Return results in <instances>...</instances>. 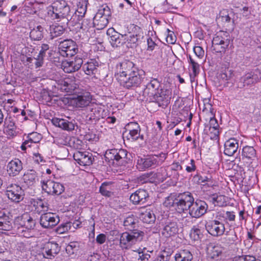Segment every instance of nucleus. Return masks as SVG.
Wrapping results in <instances>:
<instances>
[{
	"label": "nucleus",
	"instance_id": "nucleus-24",
	"mask_svg": "<svg viewBox=\"0 0 261 261\" xmlns=\"http://www.w3.org/2000/svg\"><path fill=\"white\" fill-rule=\"evenodd\" d=\"M7 172L10 177L18 175L23 169L22 162L18 159H14L9 162L6 166Z\"/></svg>",
	"mask_w": 261,
	"mask_h": 261
},
{
	"label": "nucleus",
	"instance_id": "nucleus-64",
	"mask_svg": "<svg viewBox=\"0 0 261 261\" xmlns=\"http://www.w3.org/2000/svg\"><path fill=\"white\" fill-rule=\"evenodd\" d=\"M255 75L252 73H247L242 77L244 82L247 84L253 83L254 82V79H255Z\"/></svg>",
	"mask_w": 261,
	"mask_h": 261
},
{
	"label": "nucleus",
	"instance_id": "nucleus-3",
	"mask_svg": "<svg viewBox=\"0 0 261 261\" xmlns=\"http://www.w3.org/2000/svg\"><path fill=\"white\" fill-rule=\"evenodd\" d=\"M144 236V232L139 230L125 231L120 234L119 245L122 249H130L137 242H141Z\"/></svg>",
	"mask_w": 261,
	"mask_h": 261
},
{
	"label": "nucleus",
	"instance_id": "nucleus-54",
	"mask_svg": "<svg viewBox=\"0 0 261 261\" xmlns=\"http://www.w3.org/2000/svg\"><path fill=\"white\" fill-rule=\"evenodd\" d=\"M222 250L223 249L220 246H214L210 250V255L212 258L215 259L221 254Z\"/></svg>",
	"mask_w": 261,
	"mask_h": 261
},
{
	"label": "nucleus",
	"instance_id": "nucleus-23",
	"mask_svg": "<svg viewBox=\"0 0 261 261\" xmlns=\"http://www.w3.org/2000/svg\"><path fill=\"white\" fill-rule=\"evenodd\" d=\"M60 248L55 242H48L44 244L42 248V254L44 257L51 259L60 251Z\"/></svg>",
	"mask_w": 261,
	"mask_h": 261
},
{
	"label": "nucleus",
	"instance_id": "nucleus-14",
	"mask_svg": "<svg viewBox=\"0 0 261 261\" xmlns=\"http://www.w3.org/2000/svg\"><path fill=\"white\" fill-rule=\"evenodd\" d=\"M208 205L204 201L197 199L193 201L189 214L192 218H199L206 213Z\"/></svg>",
	"mask_w": 261,
	"mask_h": 261
},
{
	"label": "nucleus",
	"instance_id": "nucleus-52",
	"mask_svg": "<svg viewBox=\"0 0 261 261\" xmlns=\"http://www.w3.org/2000/svg\"><path fill=\"white\" fill-rule=\"evenodd\" d=\"M188 60L192 68V73H193L194 75H198L200 71L199 64L190 55L188 57Z\"/></svg>",
	"mask_w": 261,
	"mask_h": 261
},
{
	"label": "nucleus",
	"instance_id": "nucleus-59",
	"mask_svg": "<svg viewBox=\"0 0 261 261\" xmlns=\"http://www.w3.org/2000/svg\"><path fill=\"white\" fill-rule=\"evenodd\" d=\"M199 182L203 184V185H207L208 186H212L213 182L212 181V177L210 175L207 176H200L199 178Z\"/></svg>",
	"mask_w": 261,
	"mask_h": 261
},
{
	"label": "nucleus",
	"instance_id": "nucleus-50",
	"mask_svg": "<svg viewBox=\"0 0 261 261\" xmlns=\"http://www.w3.org/2000/svg\"><path fill=\"white\" fill-rule=\"evenodd\" d=\"M64 32V29L61 25H52L50 27V34L51 38L57 37Z\"/></svg>",
	"mask_w": 261,
	"mask_h": 261
},
{
	"label": "nucleus",
	"instance_id": "nucleus-45",
	"mask_svg": "<svg viewBox=\"0 0 261 261\" xmlns=\"http://www.w3.org/2000/svg\"><path fill=\"white\" fill-rule=\"evenodd\" d=\"M88 2L82 0L77 4V9L75 12V15H77L79 18L83 17L87 11V6Z\"/></svg>",
	"mask_w": 261,
	"mask_h": 261
},
{
	"label": "nucleus",
	"instance_id": "nucleus-26",
	"mask_svg": "<svg viewBox=\"0 0 261 261\" xmlns=\"http://www.w3.org/2000/svg\"><path fill=\"white\" fill-rule=\"evenodd\" d=\"M134 34L129 36L126 35L125 43H127L128 47L133 48L137 45V42L142 36L143 33L141 28L137 25L133 27Z\"/></svg>",
	"mask_w": 261,
	"mask_h": 261
},
{
	"label": "nucleus",
	"instance_id": "nucleus-40",
	"mask_svg": "<svg viewBox=\"0 0 261 261\" xmlns=\"http://www.w3.org/2000/svg\"><path fill=\"white\" fill-rule=\"evenodd\" d=\"M190 238L194 241H199L203 237V231L199 225H194L190 232Z\"/></svg>",
	"mask_w": 261,
	"mask_h": 261
},
{
	"label": "nucleus",
	"instance_id": "nucleus-51",
	"mask_svg": "<svg viewBox=\"0 0 261 261\" xmlns=\"http://www.w3.org/2000/svg\"><path fill=\"white\" fill-rule=\"evenodd\" d=\"M146 248L144 247L143 248H139L134 251L137 252L139 254L138 258V260L140 261H148L149 258L150 257V255L147 253L148 251H146Z\"/></svg>",
	"mask_w": 261,
	"mask_h": 261
},
{
	"label": "nucleus",
	"instance_id": "nucleus-55",
	"mask_svg": "<svg viewBox=\"0 0 261 261\" xmlns=\"http://www.w3.org/2000/svg\"><path fill=\"white\" fill-rule=\"evenodd\" d=\"M225 215H226L225 219L226 220H228L229 221H234L235 220L236 215L233 212L227 211L225 212L224 211H220L218 213L217 216L224 218Z\"/></svg>",
	"mask_w": 261,
	"mask_h": 261
},
{
	"label": "nucleus",
	"instance_id": "nucleus-43",
	"mask_svg": "<svg viewBox=\"0 0 261 261\" xmlns=\"http://www.w3.org/2000/svg\"><path fill=\"white\" fill-rule=\"evenodd\" d=\"M140 218L144 223L147 224H152L155 220V216L153 212L147 210L141 214Z\"/></svg>",
	"mask_w": 261,
	"mask_h": 261
},
{
	"label": "nucleus",
	"instance_id": "nucleus-18",
	"mask_svg": "<svg viewBox=\"0 0 261 261\" xmlns=\"http://www.w3.org/2000/svg\"><path fill=\"white\" fill-rule=\"evenodd\" d=\"M125 133L128 132L126 136L127 140L130 141H136L139 139H143V136L140 134L141 128L139 124L136 122H130L125 126Z\"/></svg>",
	"mask_w": 261,
	"mask_h": 261
},
{
	"label": "nucleus",
	"instance_id": "nucleus-46",
	"mask_svg": "<svg viewBox=\"0 0 261 261\" xmlns=\"http://www.w3.org/2000/svg\"><path fill=\"white\" fill-rule=\"evenodd\" d=\"M43 27L38 25L31 30L30 33V37L32 40H40L43 37Z\"/></svg>",
	"mask_w": 261,
	"mask_h": 261
},
{
	"label": "nucleus",
	"instance_id": "nucleus-28",
	"mask_svg": "<svg viewBox=\"0 0 261 261\" xmlns=\"http://www.w3.org/2000/svg\"><path fill=\"white\" fill-rule=\"evenodd\" d=\"M42 139L41 134L37 132L29 134L23 138L24 141L21 145V150L24 151L27 148L31 147L33 144L39 143Z\"/></svg>",
	"mask_w": 261,
	"mask_h": 261
},
{
	"label": "nucleus",
	"instance_id": "nucleus-17",
	"mask_svg": "<svg viewBox=\"0 0 261 261\" xmlns=\"http://www.w3.org/2000/svg\"><path fill=\"white\" fill-rule=\"evenodd\" d=\"M6 192L8 198L15 203H18L23 199V191L21 187L16 184L8 186Z\"/></svg>",
	"mask_w": 261,
	"mask_h": 261
},
{
	"label": "nucleus",
	"instance_id": "nucleus-57",
	"mask_svg": "<svg viewBox=\"0 0 261 261\" xmlns=\"http://www.w3.org/2000/svg\"><path fill=\"white\" fill-rule=\"evenodd\" d=\"M232 76V72L231 70L225 69L221 71L219 76L220 79H222L224 81L229 80L231 78Z\"/></svg>",
	"mask_w": 261,
	"mask_h": 261
},
{
	"label": "nucleus",
	"instance_id": "nucleus-22",
	"mask_svg": "<svg viewBox=\"0 0 261 261\" xmlns=\"http://www.w3.org/2000/svg\"><path fill=\"white\" fill-rule=\"evenodd\" d=\"M107 34L110 36V42L113 47H119L125 43L126 35H122L116 32L114 28H109Z\"/></svg>",
	"mask_w": 261,
	"mask_h": 261
},
{
	"label": "nucleus",
	"instance_id": "nucleus-15",
	"mask_svg": "<svg viewBox=\"0 0 261 261\" xmlns=\"http://www.w3.org/2000/svg\"><path fill=\"white\" fill-rule=\"evenodd\" d=\"M116 69L117 71L119 73L118 80L120 83V80L125 78L129 74L136 70L137 68L135 66V64L132 61L125 60L117 64Z\"/></svg>",
	"mask_w": 261,
	"mask_h": 261
},
{
	"label": "nucleus",
	"instance_id": "nucleus-36",
	"mask_svg": "<svg viewBox=\"0 0 261 261\" xmlns=\"http://www.w3.org/2000/svg\"><path fill=\"white\" fill-rule=\"evenodd\" d=\"M113 183L105 181L101 184L99 188V192L103 196L110 197L113 195Z\"/></svg>",
	"mask_w": 261,
	"mask_h": 261
},
{
	"label": "nucleus",
	"instance_id": "nucleus-41",
	"mask_svg": "<svg viewBox=\"0 0 261 261\" xmlns=\"http://www.w3.org/2000/svg\"><path fill=\"white\" fill-rule=\"evenodd\" d=\"M4 126L8 135L12 137L15 136L16 126L14 122L11 118H7L5 119Z\"/></svg>",
	"mask_w": 261,
	"mask_h": 261
},
{
	"label": "nucleus",
	"instance_id": "nucleus-7",
	"mask_svg": "<svg viewBox=\"0 0 261 261\" xmlns=\"http://www.w3.org/2000/svg\"><path fill=\"white\" fill-rule=\"evenodd\" d=\"M127 152L126 150L120 149H111L106 151L105 156L109 162L121 165L126 162Z\"/></svg>",
	"mask_w": 261,
	"mask_h": 261
},
{
	"label": "nucleus",
	"instance_id": "nucleus-37",
	"mask_svg": "<svg viewBox=\"0 0 261 261\" xmlns=\"http://www.w3.org/2000/svg\"><path fill=\"white\" fill-rule=\"evenodd\" d=\"M175 261H191L193 255L191 252L187 249L177 252L174 256Z\"/></svg>",
	"mask_w": 261,
	"mask_h": 261
},
{
	"label": "nucleus",
	"instance_id": "nucleus-12",
	"mask_svg": "<svg viewBox=\"0 0 261 261\" xmlns=\"http://www.w3.org/2000/svg\"><path fill=\"white\" fill-rule=\"evenodd\" d=\"M14 225L17 229L33 230L35 226V221L26 213L15 219Z\"/></svg>",
	"mask_w": 261,
	"mask_h": 261
},
{
	"label": "nucleus",
	"instance_id": "nucleus-5",
	"mask_svg": "<svg viewBox=\"0 0 261 261\" xmlns=\"http://www.w3.org/2000/svg\"><path fill=\"white\" fill-rule=\"evenodd\" d=\"M111 15V11L108 6H103L99 8L96 13L93 23L97 30L104 29L109 23V20Z\"/></svg>",
	"mask_w": 261,
	"mask_h": 261
},
{
	"label": "nucleus",
	"instance_id": "nucleus-63",
	"mask_svg": "<svg viewBox=\"0 0 261 261\" xmlns=\"http://www.w3.org/2000/svg\"><path fill=\"white\" fill-rule=\"evenodd\" d=\"M210 132V138L213 140H217L219 138V127H211L209 128Z\"/></svg>",
	"mask_w": 261,
	"mask_h": 261
},
{
	"label": "nucleus",
	"instance_id": "nucleus-38",
	"mask_svg": "<svg viewBox=\"0 0 261 261\" xmlns=\"http://www.w3.org/2000/svg\"><path fill=\"white\" fill-rule=\"evenodd\" d=\"M35 211L39 214L45 213L49 210V205L47 201L42 199H37L34 201Z\"/></svg>",
	"mask_w": 261,
	"mask_h": 261
},
{
	"label": "nucleus",
	"instance_id": "nucleus-16",
	"mask_svg": "<svg viewBox=\"0 0 261 261\" xmlns=\"http://www.w3.org/2000/svg\"><path fill=\"white\" fill-rule=\"evenodd\" d=\"M162 88L160 81L155 78H152L146 85L143 91V96L146 101L154 99V95Z\"/></svg>",
	"mask_w": 261,
	"mask_h": 261
},
{
	"label": "nucleus",
	"instance_id": "nucleus-60",
	"mask_svg": "<svg viewBox=\"0 0 261 261\" xmlns=\"http://www.w3.org/2000/svg\"><path fill=\"white\" fill-rule=\"evenodd\" d=\"M33 230H28L25 229H17V232L25 238H29L33 236L34 233Z\"/></svg>",
	"mask_w": 261,
	"mask_h": 261
},
{
	"label": "nucleus",
	"instance_id": "nucleus-29",
	"mask_svg": "<svg viewBox=\"0 0 261 261\" xmlns=\"http://www.w3.org/2000/svg\"><path fill=\"white\" fill-rule=\"evenodd\" d=\"M148 198V194L147 191L139 189L130 196L129 199L135 204H142L147 201Z\"/></svg>",
	"mask_w": 261,
	"mask_h": 261
},
{
	"label": "nucleus",
	"instance_id": "nucleus-20",
	"mask_svg": "<svg viewBox=\"0 0 261 261\" xmlns=\"http://www.w3.org/2000/svg\"><path fill=\"white\" fill-rule=\"evenodd\" d=\"M92 99L91 95L88 92L84 91L71 98V103L77 108H84L89 105Z\"/></svg>",
	"mask_w": 261,
	"mask_h": 261
},
{
	"label": "nucleus",
	"instance_id": "nucleus-42",
	"mask_svg": "<svg viewBox=\"0 0 261 261\" xmlns=\"http://www.w3.org/2000/svg\"><path fill=\"white\" fill-rule=\"evenodd\" d=\"M137 219L133 215L129 216L125 219L123 225L126 229L131 231L136 230L135 228L137 225Z\"/></svg>",
	"mask_w": 261,
	"mask_h": 261
},
{
	"label": "nucleus",
	"instance_id": "nucleus-21",
	"mask_svg": "<svg viewBox=\"0 0 261 261\" xmlns=\"http://www.w3.org/2000/svg\"><path fill=\"white\" fill-rule=\"evenodd\" d=\"M83 63L82 58L76 56L73 60H65L62 63V68L66 73H71L79 70Z\"/></svg>",
	"mask_w": 261,
	"mask_h": 261
},
{
	"label": "nucleus",
	"instance_id": "nucleus-10",
	"mask_svg": "<svg viewBox=\"0 0 261 261\" xmlns=\"http://www.w3.org/2000/svg\"><path fill=\"white\" fill-rule=\"evenodd\" d=\"M76 43L71 39L61 41L59 45V53L64 57H72L78 51Z\"/></svg>",
	"mask_w": 261,
	"mask_h": 261
},
{
	"label": "nucleus",
	"instance_id": "nucleus-62",
	"mask_svg": "<svg viewBox=\"0 0 261 261\" xmlns=\"http://www.w3.org/2000/svg\"><path fill=\"white\" fill-rule=\"evenodd\" d=\"M193 51L195 55L200 59L203 58L204 55V50L202 47L200 46H196L194 47Z\"/></svg>",
	"mask_w": 261,
	"mask_h": 261
},
{
	"label": "nucleus",
	"instance_id": "nucleus-31",
	"mask_svg": "<svg viewBox=\"0 0 261 261\" xmlns=\"http://www.w3.org/2000/svg\"><path fill=\"white\" fill-rule=\"evenodd\" d=\"M23 182L28 187L34 185L39 180L36 172L34 170H28L22 176Z\"/></svg>",
	"mask_w": 261,
	"mask_h": 261
},
{
	"label": "nucleus",
	"instance_id": "nucleus-2",
	"mask_svg": "<svg viewBox=\"0 0 261 261\" xmlns=\"http://www.w3.org/2000/svg\"><path fill=\"white\" fill-rule=\"evenodd\" d=\"M70 12V7L64 0H56L48 8V14L53 19L67 18Z\"/></svg>",
	"mask_w": 261,
	"mask_h": 261
},
{
	"label": "nucleus",
	"instance_id": "nucleus-34",
	"mask_svg": "<svg viewBox=\"0 0 261 261\" xmlns=\"http://www.w3.org/2000/svg\"><path fill=\"white\" fill-rule=\"evenodd\" d=\"M98 62L96 59H90L84 64L83 69L86 74L91 75L95 74L97 71V67L98 66Z\"/></svg>",
	"mask_w": 261,
	"mask_h": 261
},
{
	"label": "nucleus",
	"instance_id": "nucleus-8",
	"mask_svg": "<svg viewBox=\"0 0 261 261\" xmlns=\"http://www.w3.org/2000/svg\"><path fill=\"white\" fill-rule=\"evenodd\" d=\"M194 201V198L192 194L189 192L178 194L177 195L176 211L181 213L189 211Z\"/></svg>",
	"mask_w": 261,
	"mask_h": 261
},
{
	"label": "nucleus",
	"instance_id": "nucleus-9",
	"mask_svg": "<svg viewBox=\"0 0 261 261\" xmlns=\"http://www.w3.org/2000/svg\"><path fill=\"white\" fill-rule=\"evenodd\" d=\"M172 90L166 87H162L154 95V99L149 100V102H155L159 107L165 108L170 103L171 98Z\"/></svg>",
	"mask_w": 261,
	"mask_h": 261
},
{
	"label": "nucleus",
	"instance_id": "nucleus-33",
	"mask_svg": "<svg viewBox=\"0 0 261 261\" xmlns=\"http://www.w3.org/2000/svg\"><path fill=\"white\" fill-rule=\"evenodd\" d=\"M242 156L249 163L257 159L256 151L254 148L250 146H245L242 149Z\"/></svg>",
	"mask_w": 261,
	"mask_h": 261
},
{
	"label": "nucleus",
	"instance_id": "nucleus-39",
	"mask_svg": "<svg viewBox=\"0 0 261 261\" xmlns=\"http://www.w3.org/2000/svg\"><path fill=\"white\" fill-rule=\"evenodd\" d=\"M12 228V223L9 216L3 214L0 215V229L9 231Z\"/></svg>",
	"mask_w": 261,
	"mask_h": 261
},
{
	"label": "nucleus",
	"instance_id": "nucleus-47",
	"mask_svg": "<svg viewBox=\"0 0 261 261\" xmlns=\"http://www.w3.org/2000/svg\"><path fill=\"white\" fill-rule=\"evenodd\" d=\"M233 15L231 10L224 9L220 11L218 19L223 23H228L231 21V15Z\"/></svg>",
	"mask_w": 261,
	"mask_h": 261
},
{
	"label": "nucleus",
	"instance_id": "nucleus-53",
	"mask_svg": "<svg viewBox=\"0 0 261 261\" xmlns=\"http://www.w3.org/2000/svg\"><path fill=\"white\" fill-rule=\"evenodd\" d=\"M70 229H71V222H67L60 225L56 228V232L59 234H62Z\"/></svg>",
	"mask_w": 261,
	"mask_h": 261
},
{
	"label": "nucleus",
	"instance_id": "nucleus-58",
	"mask_svg": "<svg viewBox=\"0 0 261 261\" xmlns=\"http://www.w3.org/2000/svg\"><path fill=\"white\" fill-rule=\"evenodd\" d=\"M195 161L193 159H191L190 162L186 166V171L188 173L194 172L196 170Z\"/></svg>",
	"mask_w": 261,
	"mask_h": 261
},
{
	"label": "nucleus",
	"instance_id": "nucleus-49",
	"mask_svg": "<svg viewBox=\"0 0 261 261\" xmlns=\"http://www.w3.org/2000/svg\"><path fill=\"white\" fill-rule=\"evenodd\" d=\"M238 237L236 233L233 231L232 232L227 231L225 234V237L222 239V243L227 244L230 245L233 244L237 240Z\"/></svg>",
	"mask_w": 261,
	"mask_h": 261
},
{
	"label": "nucleus",
	"instance_id": "nucleus-4",
	"mask_svg": "<svg viewBox=\"0 0 261 261\" xmlns=\"http://www.w3.org/2000/svg\"><path fill=\"white\" fill-rule=\"evenodd\" d=\"M229 44V39L228 33L219 31L215 35L213 38L212 47L216 53H225Z\"/></svg>",
	"mask_w": 261,
	"mask_h": 261
},
{
	"label": "nucleus",
	"instance_id": "nucleus-61",
	"mask_svg": "<svg viewBox=\"0 0 261 261\" xmlns=\"http://www.w3.org/2000/svg\"><path fill=\"white\" fill-rule=\"evenodd\" d=\"M4 107L7 111H10V109L16 104V101L13 99H5L4 101Z\"/></svg>",
	"mask_w": 261,
	"mask_h": 261
},
{
	"label": "nucleus",
	"instance_id": "nucleus-35",
	"mask_svg": "<svg viewBox=\"0 0 261 261\" xmlns=\"http://www.w3.org/2000/svg\"><path fill=\"white\" fill-rule=\"evenodd\" d=\"M177 231L178 227L176 223L170 222L166 223L162 230V234L167 238L175 234Z\"/></svg>",
	"mask_w": 261,
	"mask_h": 261
},
{
	"label": "nucleus",
	"instance_id": "nucleus-11",
	"mask_svg": "<svg viewBox=\"0 0 261 261\" xmlns=\"http://www.w3.org/2000/svg\"><path fill=\"white\" fill-rule=\"evenodd\" d=\"M41 184L42 190L48 194L59 195L64 191L63 185L50 179H42Z\"/></svg>",
	"mask_w": 261,
	"mask_h": 261
},
{
	"label": "nucleus",
	"instance_id": "nucleus-48",
	"mask_svg": "<svg viewBox=\"0 0 261 261\" xmlns=\"http://www.w3.org/2000/svg\"><path fill=\"white\" fill-rule=\"evenodd\" d=\"M227 197L222 195H213L212 202L215 206H224L227 204Z\"/></svg>",
	"mask_w": 261,
	"mask_h": 261
},
{
	"label": "nucleus",
	"instance_id": "nucleus-32",
	"mask_svg": "<svg viewBox=\"0 0 261 261\" xmlns=\"http://www.w3.org/2000/svg\"><path fill=\"white\" fill-rule=\"evenodd\" d=\"M52 123L56 126L61 128L68 131H71L74 129V124L64 119L55 118L52 119Z\"/></svg>",
	"mask_w": 261,
	"mask_h": 261
},
{
	"label": "nucleus",
	"instance_id": "nucleus-19",
	"mask_svg": "<svg viewBox=\"0 0 261 261\" xmlns=\"http://www.w3.org/2000/svg\"><path fill=\"white\" fill-rule=\"evenodd\" d=\"M60 222L59 217L55 213H45L42 214L40 218V225L45 228H52Z\"/></svg>",
	"mask_w": 261,
	"mask_h": 261
},
{
	"label": "nucleus",
	"instance_id": "nucleus-1",
	"mask_svg": "<svg viewBox=\"0 0 261 261\" xmlns=\"http://www.w3.org/2000/svg\"><path fill=\"white\" fill-rule=\"evenodd\" d=\"M167 156V153L162 152L158 155H149L144 158L139 157L136 164L137 168L140 171H144L148 168H155L161 165Z\"/></svg>",
	"mask_w": 261,
	"mask_h": 261
},
{
	"label": "nucleus",
	"instance_id": "nucleus-6",
	"mask_svg": "<svg viewBox=\"0 0 261 261\" xmlns=\"http://www.w3.org/2000/svg\"><path fill=\"white\" fill-rule=\"evenodd\" d=\"M145 72L138 68L124 79L120 80V85L127 89L139 86L143 81Z\"/></svg>",
	"mask_w": 261,
	"mask_h": 261
},
{
	"label": "nucleus",
	"instance_id": "nucleus-25",
	"mask_svg": "<svg viewBox=\"0 0 261 261\" xmlns=\"http://www.w3.org/2000/svg\"><path fill=\"white\" fill-rule=\"evenodd\" d=\"M73 159L81 166H89L92 164L93 158L92 154L88 152L76 151Z\"/></svg>",
	"mask_w": 261,
	"mask_h": 261
},
{
	"label": "nucleus",
	"instance_id": "nucleus-30",
	"mask_svg": "<svg viewBox=\"0 0 261 261\" xmlns=\"http://www.w3.org/2000/svg\"><path fill=\"white\" fill-rule=\"evenodd\" d=\"M239 141L235 138H231L224 143V153L228 156H232L238 151Z\"/></svg>",
	"mask_w": 261,
	"mask_h": 261
},
{
	"label": "nucleus",
	"instance_id": "nucleus-44",
	"mask_svg": "<svg viewBox=\"0 0 261 261\" xmlns=\"http://www.w3.org/2000/svg\"><path fill=\"white\" fill-rule=\"evenodd\" d=\"M177 201V195L171 194L166 198L164 205L167 207L169 208H173L176 211Z\"/></svg>",
	"mask_w": 261,
	"mask_h": 261
},
{
	"label": "nucleus",
	"instance_id": "nucleus-56",
	"mask_svg": "<svg viewBox=\"0 0 261 261\" xmlns=\"http://www.w3.org/2000/svg\"><path fill=\"white\" fill-rule=\"evenodd\" d=\"M166 42L168 44H173L176 41V37L174 34V33L170 31L169 29H167L166 32Z\"/></svg>",
	"mask_w": 261,
	"mask_h": 261
},
{
	"label": "nucleus",
	"instance_id": "nucleus-13",
	"mask_svg": "<svg viewBox=\"0 0 261 261\" xmlns=\"http://www.w3.org/2000/svg\"><path fill=\"white\" fill-rule=\"evenodd\" d=\"M205 227L208 233L215 237L222 236L225 231L224 224L216 220L206 222Z\"/></svg>",
	"mask_w": 261,
	"mask_h": 261
},
{
	"label": "nucleus",
	"instance_id": "nucleus-27",
	"mask_svg": "<svg viewBox=\"0 0 261 261\" xmlns=\"http://www.w3.org/2000/svg\"><path fill=\"white\" fill-rule=\"evenodd\" d=\"M79 80L74 77L65 78L61 83V89L69 93H72L79 87Z\"/></svg>",
	"mask_w": 261,
	"mask_h": 261
}]
</instances>
